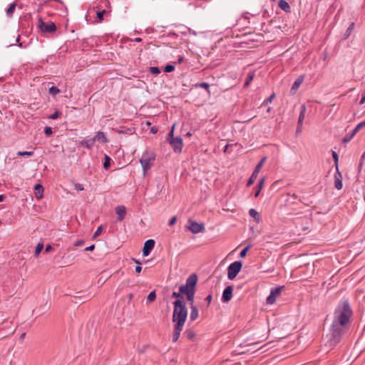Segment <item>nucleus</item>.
I'll list each match as a JSON object with an SVG mask.
<instances>
[{
    "label": "nucleus",
    "mask_w": 365,
    "mask_h": 365,
    "mask_svg": "<svg viewBox=\"0 0 365 365\" xmlns=\"http://www.w3.org/2000/svg\"><path fill=\"white\" fill-rule=\"evenodd\" d=\"M60 112L56 110L52 115H50L51 119H56L59 116Z\"/></svg>",
    "instance_id": "nucleus-49"
},
{
    "label": "nucleus",
    "mask_w": 365,
    "mask_h": 365,
    "mask_svg": "<svg viewBox=\"0 0 365 365\" xmlns=\"http://www.w3.org/2000/svg\"><path fill=\"white\" fill-rule=\"evenodd\" d=\"M265 160H266V158L264 157L262 159H261V160L257 163V165L255 168L254 171L252 172L250 178H249V180L247 182V187L251 186L254 183V182L256 180Z\"/></svg>",
    "instance_id": "nucleus-10"
},
{
    "label": "nucleus",
    "mask_w": 365,
    "mask_h": 365,
    "mask_svg": "<svg viewBox=\"0 0 365 365\" xmlns=\"http://www.w3.org/2000/svg\"><path fill=\"white\" fill-rule=\"evenodd\" d=\"M232 290L233 289L232 286H228L224 289L222 296V302H228L231 300L232 297Z\"/></svg>",
    "instance_id": "nucleus-13"
},
{
    "label": "nucleus",
    "mask_w": 365,
    "mask_h": 365,
    "mask_svg": "<svg viewBox=\"0 0 365 365\" xmlns=\"http://www.w3.org/2000/svg\"><path fill=\"white\" fill-rule=\"evenodd\" d=\"M4 198H5V197L4 195H0V202L4 201Z\"/></svg>",
    "instance_id": "nucleus-58"
},
{
    "label": "nucleus",
    "mask_w": 365,
    "mask_h": 365,
    "mask_svg": "<svg viewBox=\"0 0 365 365\" xmlns=\"http://www.w3.org/2000/svg\"><path fill=\"white\" fill-rule=\"evenodd\" d=\"M35 195L37 199H41L43 197V187L40 184H36L34 187Z\"/></svg>",
    "instance_id": "nucleus-19"
},
{
    "label": "nucleus",
    "mask_w": 365,
    "mask_h": 365,
    "mask_svg": "<svg viewBox=\"0 0 365 365\" xmlns=\"http://www.w3.org/2000/svg\"><path fill=\"white\" fill-rule=\"evenodd\" d=\"M242 264L240 261H235L231 263L227 268V278L230 280L234 279L240 272Z\"/></svg>",
    "instance_id": "nucleus-7"
},
{
    "label": "nucleus",
    "mask_w": 365,
    "mask_h": 365,
    "mask_svg": "<svg viewBox=\"0 0 365 365\" xmlns=\"http://www.w3.org/2000/svg\"><path fill=\"white\" fill-rule=\"evenodd\" d=\"M150 72L153 74H159L160 71L158 67H151Z\"/></svg>",
    "instance_id": "nucleus-45"
},
{
    "label": "nucleus",
    "mask_w": 365,
    "mask_h": 365,
    "mask_svg": "<svg viewBox=\"0 0 365 365\" xmlns=\"http://www.w3.org/2000/svg\"><path fill=\"white\" fill-rule=\"evenodd\" d=\"M110 166V158L108 155H105V161H104V163H103V167L106 168V169H108L109 168Z\"/></svg>",
    "instance_id": "nucleus-31"
},
{
    "label": "nucleus",
    "mask_w": 365,
    "mask_h": 365,
    "mask_svg": "<svg viewBox=\"0 0 365 365\" xmlns=\"http://www.w3.org/2000/svg\"><path fill=\"white\" fill-rule=\"evenodd\" d=\"M183 61H184V57H182V56H179V57H178V62L179 63H182Z\"/></svg>",
    "instance_id": "nucleus-56"
},
{
    "label": "nucleus",
    "mask_w": 365,
    "mask_h": 365,
    "mask_svg": "<svg viewBox=\"0 0 365 365\" xmlns=\"http://www.w3.org/2000/svg\"><path fill=\"white\" fill-rule=\"evenodd\" d=\"M155 246V241L154 240L150 239L145 241L144 243V246L143 248V255L145 257H147L150 255L153 249Z\"/></svg>",
    "instance_id": "nucleus-11"
},
{
    "label": "nucleus",
    "mask_w": 365,
    "mask_h": 365,
    "mask_svg": "<svg viewBox=\"0 0 365 365\" xmlns=\"http://www.w3.org/2000/svg\"><path fill=\"white\" fill-rule=\"evenodd\" d=\"M94 141H101L107 143V138L103 132L98 131L93 137Z\"/></svg>",
    "instance_id": "nucleus-20"
},
{
    "label": "nucleus",
    "mask_w": 365,
    "mask_h": 365,
    "mask_svg": "<svg viewBox=\"0 0 365 365\" xmlns=\"http://www.w3.org/2000/svg\"><path fill=\"white\" fill-rule=\"evenodd\" d=\"M150 132L152 133H156L158 132V129L155 127H152L150 129Z\"/></svg>",
    "instance_id": "nucleus-55"
},
{
    "label": "nucleus",
    "mask_w": 365,
    "mask_h": 365,
    "mask_svg": "<svg viewBox=\"0 0 365 365\" xmlns=\"http://www.w3.org/2000/svg\"><path fill=\"white\" fill-rule=\"evenodd\" d=\"M183 327L184 326H178V325L175 324L174 331H173V342H176L178 340L180 333L183 329Z\"/></svg>",
    "instance_id": "nucleus-16"
},
{
    "label": "nucleus",
    "mask_w": 365,
    "mask_h": 365,
    "mask_svg": "<svg viewBox=\"0 0 365 365\" xmlns=\"http://www.w3.org/2000/svg\"><path fill=\"white\" fill-rule=\"evenodd\" d=\"M81 244H82V242H81V241H78V242H76V245H81Z\"/></svg>",
    "instance_id": "nucleus-60"
},
{
    "label": "nucleus",
    "mask_w": 365,
    "mask_h": 365,
    "mask_svg": "<svg viewBox=\"0 0 365 365\" xmlns=\"http://www.w3.org/2000/svg\"><path fill=\"white\" fill-rule=\"evenodd\" d=\"M270 110H271V108H268V109H267V112H269V111H270Z\"/></svg>",
    "instance_id": "nucleus-63"
},
{
    "label": "nucleus",
    "mask_w": 365,
    "mask_h": 365,
    "mask_svg": "<svg viewBox=\"0 0 365 365\" xmlns=\"http://www.w3.org/2000/svg\"><path fill=\"white\" fill-rule=\"evenodd\" d=\"M95 249V245H91V246L89 247H87L85 248V251H93V250Z\"/></svg>",
    "instance_id": "nucleus-50"
},
{
    "label": "nucleus",
    "mask_w": 365,
    "mask_h": 365,
    "mask_svg": "<svg viewBox=\"0 0 365 365\" xmlns=\"http://www.w3.org/2000/svg\"><path fill=\"white\" fill-rule=\"evenodd\" d=\"M141 41H142L141 38H139V37L135 38L134 39V41H135V42H140Z\"/></svg>",
    "instance_id": "nucleus-57"
},
{
    "label": "nucleus",
    "mask_w": 365,
    "mask_h": 365,
    "mask_svg": "<svg viewBox=\"0 0 365 365\" xmlns=\"http://www.w3.org/2000/svg\"><path fill=\"white\" fill-rule=\"evenodd\" d=\"M196 86L205 88L207 91L209 90V88H210L209 83H205V82L197 83V84H196Z\"/></svg>",
    "instance_id": "nucleus-37"
},
{
    "label": "nucleus",
    "mask_w": 365,
    "mask_h": 365,
    "mask_svg": "<svg viewBox=\"0 0 365 365\" xmlns=\"http://www.w3.org/2000/svg\"><path fill=\"white\" fill-rule=\"evenodd\" d=\"M332 157L334 160V163L336 165V169H338V160H339V155L335 151H332Z\"/></svg>",
    "instance_id": "nucleus-36"
},
{
    "label": "nucleus",
    "mask_w": 365,
    "mask_h": 365,
    "mask_svg": "<svg viewBox=\"0 0 365 365\" xmlns=\"http://www.w3.org/2000/svg\"><path fill=\"white\" fill-rule=\"evenodd\" d=\"M212 299V294H209L208 296H207L205 297V301L207 302V307L210 306Z\"/></svg>",
    "instance_id": "nucleus-48"
},
{
    "label": "nucleus",
    "mask_w": 365,
    "mask_h": 365,
    "mask_svg": "<svg viewBox=\"0 0 365 365\" xmlns=\"http://www.w3.org/2000/svg\"><path fill=\"white\" fill-rule=\"evenodd\" d=\"M278 6L282 10L286 12H289L290 11V6L285 0H279L278 2Z\"/></svg>",
    "instance_id": "nucleus-23"
},
{
    "label": "nucleus",
    "mask_w": 365,
    "mask_h": 365,
    "mask_svg": "<svg viewBox=\"0 0 365 365\" xmlns=\"http://www.w3.org/2000/svg\"><path fill=\"white\" fill-rule=\"evenodd\" d=\"M173 322L178 326H184L187 317V309L185 302L177 299L173 302Z\"/></svg>",
    "instance_id": "nucleus-3"
},
{
    "label": "nucleus",
    "mask_w": 365,
    "mask_h": 365,
    "mask_svg": "<svg viewBox=\"0 0 365 365\" xmlns=\"http://www.w3.org/2000/svg\"><path fill=\"white\" fill-rule=\"evenodd\" d=\"M251 247V245H247L246 247H245L240 253V257H245L246 255H247V253L248 252V250H250V248Z\"/></svg>",
    "instance_id": "nucleus-34"
},
{
    "label": "nucleus",
    "mask_w": 365,
    "mask_h": 365,
    "mask_svg": "<svg viewBox=\"0 0 365 365\" xmlns=\"http://www.w3.org/2000/svg\"><path fill=\"white\" fill-rule=\"evenodd\" d=\"M176 217H173L170 219V220L169 221V225H173L176 222Z\"/></svg>",
    "instance_id": "nucleus-51"
},
{
    "label": "nucleus",
    "mask_w": 365,
    "mask_h": 365,
    "mask_svg": "<svg viewBox=\"0 0 365 365\" xmlns=\"http://www.w3.org/2000/svg\"><path fill=\"white\" fill-rule=\"evenodd\" d=\"M188 229L191 232L197 234L202 232L205 229V227L202 223L191 222L190 225L188 227Z\"/></svg>",
    "instance_id": "nucleus-12"
},
{
    "label": "nucleus",
    "mask_w": 365,
    "mask_h": 365,
    "mask_svg": "<svg viewBox=\"0 0 365 365\" xmlns=\"http://www.w3.org/2000/svg\"><path fill=\"white\" fill-rule=\"evenodd\" d=\"M94 139L93 138H86L81 143V145L83 146L88 149H91L94 145Z\"/></svg>",
    "instance_id": "nucleus-17"
},
{
    "label": "nucleus",
    "mask_w": 365,
    "mask_h": 365,
    "mask_svg": "<svg viewBox=\"0 0 365 365\" xmlns=\"http://www.w3.org/2000/svg\"><path fill=\"white\" fill-rule=\"evenodd\" d=\"M250 215L255 218V220L259 222L260 221V215L257 211H256L255 209L252 208L249 210Z\"/></svg>",
    "instance_id": "nucleus-24"
},
{
    "label": "nucleus",
    "mask_w": 365,
    "mask_h": 365,
    "mask_svg": "<svg viewBox=\"0 0 365 365\" xmlns=\"http://www.w3.org/2000/svg\"><path fill=\"white\" fill-rule=\"evenodd\" d=\"M38 26L42 32L53 33L56 30V24L53 22H44L41 18L38 21Z\"/></svg>",
    "instance_id": "nucleus-8"
},
{
    "label": "nucleus",
    "mask_w": 365,
    "mask_h": 365,
    "mask_svg": "<svg viewBox=\"0 0 365 365\" xmlns=\"http://www.w3.org/2000/svg\"><path fill=\"white\" fill-rule=\"evenodd\" d=\"M190 320L191 322H194L197 319V317L199 316V311H198V309L196 305L190 307Z\"/></svg>",
    "instance_id": "nucleus-18"
},
{
    "label": "nucleus",
    "mask_w": 365,
    "mask_h": 365,
    "mask_svg": "<svg viewBox=\"0 0 365 365\" xmlns=\"http://www.w3.org/2000/svg\"><path fill=\"white\" fill-rule=\"evenodd\" d=\"M106 13V11L105 10H102V11H98L96 12V14H97V20L96 21V22H101L103 19V15L104 14Z\"/></svg>",
    "instance_id": "nucleus-29"
},
{
    "label": "nucleus",
    "mask_w": 365,
    "mask_h": 365,
    "mask_svg": "<svg viewBox=\"0 0 365 365\" xmlns=\"http://www.w3.org/2000/svg\"><path fill=\"white\" fill-rule=\"evenodd\" d=\"M354 27V23H351L350 25L349 26L348 29L346 31V37H348L350 35V34H351V31L353 30Z\"/></svg>",
    "instance_id": "nucleus-39"
},
{
    "label": "nucleus",
    "mask_w": 365,
    "mask_h": 365,
    "mask_svg": "<svg viewBox=\"0 0 365 365\" xmlns=\"http://www.w3.org/2000/svg\"><path fill=\"white\" fill-rule=\"evenodd\" d=\"M284 286H279L271 289L269 295L266 299L268 304H272L275 302L277 298L281 294Z\"/></svg>",
    "instance_id": "nucleus-9"
},
{
    "label": "nucleus",
    "mask_w": 365,
    "mask_h": 365,
    "mask_svg": "<svg viewBox=\"0 0 365 365\" xmlns=\"http://www.w3.org/2000/svg\"><path fill=\"white\" fill-rule=\"evenodd\" d=\"M264 182H265V178H262L259 182H258V185H257V191L255 192V197H257L259 196V193H260V191L264 184Z\"/></svg>",
    "instance_id": "nucleus-25"
},
{
    "label": "nucleus",
    "mask_w": 365,
    "mask_h": 365,
    "mask_svg": "<svg viewBox=\"0 0 365 365\" xmlns=\"http://www.w3.org/2000/svg\"><path fill=\"white\" fill-rule=\"evenodd\" d=\"M155 157L156 155L153 151L146 150L143 153L142 157L140 159V163L142 165L144 175L153 165Z\"/></svg>",
    "instance_id": "nucleus-5"
},
{
    "label": "nucleus",
    "mask_w": 365,
    "mask_h": 365,
    "mask_svg": "<svg viewBox=\"0 0 365 365\" xmlns=\"http://www.w3.org/2000/svg\"><path fill=\"white\" fill-rule=\"evenodd\" d=\"M302 125H300L297 123V130H296V132L297 133H301L302 132Z\"/></svg>",
    "instance_id": "nucleus-53"
},
{
    "label": "nucleus",
    "mask_w": 365,
    "mask_h": 365,
    "mask_svg": "<svg viewBox=\"0 0 365 365\" xmlns=\"http://www.w3.org/2000/svg\"><path fill=\"white\" fill-rule=\"evenodd\" d=\"M19 46L20 47H23V46H22V43H19Z\"/></svg>",
    "instance_id": "nucleus-64"
},
{
    "label": "nucleus",
    "mask_w": 365,
    "mask_h": 365,
    "mask_svg": "<svg viewBox=\"0 0 365 365\" xmlns=\"http://www.w3.org/2000/svg\"><path fill=\"white\" fill-rule=\"evenodd\" d=\"M334 186L338 190L342 189L343 187L341 175L339 173V169L336 170V173L334 175Z\"/></svg>",
    "instance_id": "nucleus-15"
},
{
    "label": "nucleus",
    "mask_w": 365,
    "mask_h": 365,
    "mask_svg": "<svg viewBox=\"0 0 365 365\" xmlns=\"http://www.w3.org/2000/svg\"><path fill=\"white\" fill-rule=\"evenodd\" d=\"M102 230H103L102 226H99V227L97 228V230H96V232H95V233H94L93 237H98V235H100L101 234V232H102Z\"/></svg>",
    "instance_id": "nucleus-46"
},
{
    "label": "nucleus",
    "mask_w": 365,
    "mask_h": 365,
    "mask_svg": "<svg viewBox=\"0 0 365 365\" xmlns=\"http://www.w3.org/2000/svg\"><path fill=\"white\" fill-rule=\"evenodd\" d=\"M16 2H13L12 4H11L9 5V8L6 10L7 16L11 17L13 15L14 11H15V9H16Z\"/></svg>",
    "instance_id": "nucleus-26"
},
{
    "label": "nucleus",
    "mask_w": 365,
    "mask_h": 365,
    "mask_svg": "<svg viewBox=\"0 0 365 365\" xmlns=\"http://www.w3.org/2000/svg\"><path fill=\"white\" fill-rule=\"evenodd\" d=\"M60 93V90L56 86H51L49 88V93L52 96H56V94Z\"/></svg>",
    "instance_id": "nucleus-33"
},
{
    "label": "nucleus",
    "mask_w": 365,
    "mask_h": 365,
    "mask_svg": "<svg viewBox=\"0 0 365 365\" xmlns=\"http://www.w3.org/2000/svg\"><path fill=\"white\" fill-rule=\"evenodd\" d=\"M174 70H175V66L171 64H168L164 68V71L165 73H170V72L173 71Z\"/></svg>",
    "instance_id": "nucleus-35"
},
{
    "label": "nucleus",
    "mask_w": 365,
    "mask_h": 365,
    "mask_svg": "<svg viewBox=\"0 0 365 365\" xmlns=\"http://www.w3.org/2000/svg\"><path fill=\"white\" fill-rule=\"evenodd\" d=\"M274 97H275V94L272 93L269 98H267V99H265L263 101L262 105L267 104L268 103H271L272 101V100L274 98Z\"/></svg>",
    "instance_id": "nucleus-40"
},
{
    "label": "nucleus",
    "mask_w": 365,
    "mask_h": 365,
    "mask_svg": "<svg viewBox=\"0 0 365 365\" xmlns=\"http://www.w3.org/2000/svg\"><path fill=\"white\" fill-rule=\"evenodd\" d=\"M292 196V197H293V198H294V199H296V198L297 197V196L295 194H293Z\"/></svg>",
    "instance_id": "nucleus-61"
},
{
    "label": "nucleus",
    "mask_w": 365,
    "mask_h": 365,
    "mask_svg": "<svg viewBox=\"0 0 365 365\" xmlns=\"http://www.w3.org/2000/svg\"><path fill=\"white\" fill-rule=\"evenodd\" d=\"M365 127V120L359 123L353 130V134H356L362 128Z\"/></svg>",
    "instance_id": "nucleus-27"
},
{
    "label": "nucleus",
    "mask_w": 365,
    "mask_h": 365,
    "mask_svg": "<svg viewBox=\"0 0 365 365\" xmlns=\"http://www.w3.org/2000/svg\"><path fill=\"white\" fill-rule=\"evenodd\" d=\"M25 335H26L25 333L22 334L21 336V338H24L25 336Z\"/></svg>",
    "instance_id": "nucleus-62"
},
{
    "label": "nucleus",
    "mask_w": 365,
    "mask_h": 365,
    "mask_svg": "<svg viewBox=\"0 0 365 365\" xmlns=\"http://www.w3.org/2000/svg\"><path fill=\"white\" fill-rule=\"evenodd\" d=\"M345 325L339 324L332 321L330 328V336L329 342L331 345H336L341 339V336L344 334V327Z\"/></svg>",
    "instance_id": "nucleus-4"
},
{
    "label": "nucleus",
    "mask_w": 365,
    "mask_h": 365,
    "mask_svg": "<svg viewBox=\"0 0 365 365\" xmlns=\"http://www.w3.org/2000/svg\"><path fill=\"white\" fill-rule=\"evenodd\" d=\"M74 187L76 190L78 191H82L84 190V186L83 184H81V183H75L74 184Z\"/></svg>",
    "instance_id": "nucleus-41"
},
{
    "label": "nucleus",
    "mask_w": 365,
    "mask_h": 365,
    "mask_svg": "<svg viewBox=\"0 0 365 365\" xmlns=\"http://www.w3.org/2000/svg\"><path fill=\"white\" fill-rule=\"evenodd\" d=\"M181 294H182V293H180V292H173L171 297H172V298L180 299V298H182Z\"/></svg>",
    "instance_id": "nucleus-47"
},
{
    "label": "nucleus",
    "mask_w": 365,
    "mask_h": 365,
    "mask_svg": "<svg viewBox=\"0 0 365 365\" xmlns=\"http://www.w3.org/2000/svg\"><path fill=\"white\" fill-rule=\"evenodd\" d=\"M44 133L46 135H51L53 133L52 128L51 127L46 126L44 129Z\"/></svg>",
    "instance_id": "nucleus-44"
},
{
    "label": "nucleus",
    "mask_w": 365,
    "mask_h": 365,
    "mask_svg": "<svg viewBox=\"0 0 365 365\" xmlns=\"http://www.w3.org/2000/svg\"><path fill=\"white\" fill-rule=\"evenodd\" d=\"M34 153L33 152H29V151H19L18 153V155H20V156H31L33 155Z\"/></svg>",
    "instance_id": "nucleus-38"
},
{
    "label": "nucleus",
    "mask_w": 365,
    "mask_h": 365,
    "mask_svg": "<svg viewBox=\"0 0 365 365\" xmlns=\"http://www.w3.org/2000/svg\"><path fill=\"white\" fill-rule=\"evenodd\" d=\"M352 314L348 301L343 302L334 311L333 322L346 325Z\"/></svg>",
    "instance_id": "nucleus-2"
},
{
    "label": "nucleus",
    "mask_w": 365,
    "mask_h": 365,
    "mask_svg": "<svg viewBox=\"0 0 365 365\" xmlns=\"http://www.w3.org/2000/svg\"><path fill=\"white\" fill-rule=\"evenodd\" d=\"M364 158H365V151L364 152V153L361 155V161H363L364 160Z\"/></svg>",
    "instance_id": "nucleus-59"
},
{
    "label": "nucleus",
    "mask_w": 365,
    "mask_h": 365,
    "mask_svg": "<svg viewBox=\"0 0 365 365\" xmlns=\"http://www.w3.org/2000/svg\"><path fill=\"white\" fill-rule=\"evenodd\" d=\"M175 125H173L168 134L167 140L173 148L175 153H179L182 149V139L180 137H175L174 133Z\"/></svg>",
    "instance_id": "nucleus-6"
},
{
    "label": "nucleus",
    "mask_w": 365,
    "mask_h": 365,
    "mask_svg": "<svg viewBox=\"0 0 365 365\" xmlns=\"http://www.w3.org/2000/svg\"><path fill=\"white\" fill-rule=\"evenodd\" d=\"M115 212L118 215V220L122 221L126 215V208L123 205L118 206L115 207Z\"/></svg>",
    "instance_id": "nucleus-14"
},
{
    "label": "nucleus",
    "mask_w": 365,
    "mask_h": 365,
    "mask_svg": "<svg viewBox=\"0 0 365 365\" xmlns=\"http://www.w3.org/2000/svg\"><path fill=\"white\" fill-rule=\"evenodd\" d=\"M355 135L356 134H353V131H351L349 135H346V136L344 137V138L342 139V142L345 143L349 142Z\"/></svg>",
    "instance_id": "nucleus-32"
},
{
    "label": "nucleus",
    "mask_w": 365,
    "mask_h": 365,
    "mask_svg": "<svg viewBox=\"0 0 365 365\" xmlns=\"http://www.w3.org/2000/svg\"><path fill=\"white\" fill-rule=\"evenodd\" d=\"M365 102V93L362 95V97L359 101V104H363Z\"/></svg>",
    "instance_id": "nucleus-54"
},
{
    "label": "nucleus",
    "mask_w": 365,
    "mask_h": 365,
    "mask_svg": "<svg viewBox=\"0 0 365 365\" xmlns=\"http://www.w3.org/2000/svg\"><path fill=\"white\" fill-rule=\"evenodd\" d=\"M43 248V244L41 243V242H39L36 247V249H35V256L37 257L40 253L42 251Z\"/></svg>",
    "instance_id": "nucleus-28"
},
{
    "label": "nucleus",
    "mask_w": 365,
    "mask_h": 365,
    "mask_svg": "<svg viewBox=\"0 0 365 365\" xmlns=\"http://www.w3.org/2000/svg\"><path fill=\"white\" fill-rule=\"evenodd\" d=\"M133 260L135 261V263L138 264V265H137V266L135 267V272H136L137 273H140V272H141V270H142V267L140 265V262H139L138 260H137V259H133Z\"/></svg>",
    "instance_id": "nucleus-42"
},
{
    "label": "nucleus",
    "mask_w": 365,
    "mask_h": 365,
    "mask_svg": "<svg viewBox=\"0 0 365 365\" xmlns=\"http://www.w3.org/2000/svg\"><path fill=\"white\" fill-rule=\"evenodd\" d=\"M197 282V277L195 274H190L186 279L185 284L180 287L179 291L182 294L186 295L190 307L195 306L194 304V297L195 294V287Z\"/></svg>",
    "instance_id": "nucleus-1"
},
{
    "label": "nucleus",
    "mask_w": 365,
    "mask_h": 365,
    "mask_svg": "<svg viewBox=\"0 0 365 365\" xmlns=\"http://www.w3.org/2000/svg\"><path fill=\"white\" fill-rule=\"evenodd\" d=\"M306 111H307L306 106L304 104H303L301 106V110H300V113H299L298 122H297L298 124H299V125H303V120L305 117Z\"/></svg>",
    "instance_id": "nucleus-21"
},
{
    "label": "nucleus",
    "mask_w": 365,
    "mask_h": 365,
    "mask_svg": "<svg viewBox=\"0 0 365 365\" xmlns=\"http://www.w3.org/2000/svg\"><path fill=\"white\" fill-rule=\"evenodd\" d=\"M304 79V76H299L292 84V91L297 90L299 87L301 86V84L303 83Z\"/></svg>",
    "instance_id": "nucleus-22"
},
{
    "label": "nucleus",
    "mask_w": 365,
    "mask_h": 365,
    "mask_svg": "<svg viewBox=\"0 0 365 365\" xmlns=\"http://www.w3.org/2000/svg\"><path fill=\"white\" fill-rule=\"evenodd\" d=\"M253 78H254V76L252 74H249L247 78L246 82L245 83V86H248V85L252 81Z\"/></svg>",
    "instance_id": "nucleus-43"
},
{
    "label": "nucleus",
    "mask_w": 365,
    "mask_h": 365,
    "mask_svg": "<svg viewBox=\"0 0 365 365\" xmlns=\"http://www.w3.org/2000/svg\"><path fill=\"white\" fill-rule=\"evenodd\" d=\"M52 249H53V247L50 245H48L46 247L45 252H49L51 250H52Z\"/></svg>",
    "instance_id": "nucleus-52"
},
{
    "label": "nucleus",
    "mask_w": 365,
    "mask_h": 365,
    "mask_svg": "<svg viewBox=\"0 0 365 365\" xmlns=\"http://www.w3.org/2000/svg\"><path fill=\"white\" fill-rule=\"evenodd\" d=\"M156 298V294H155V291H152L151 292L149 293V294L148 295L147 297V301L148 302H153Z\"/></svg>",
    "instance_id": "nucleus-30"
}]
</instances>
